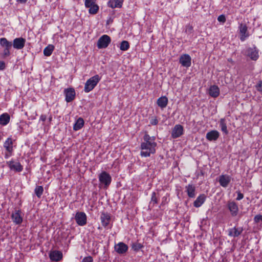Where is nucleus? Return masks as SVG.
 Returning <instances> with one entry per match:
<instances>
[{"mask_svg":"<svg viewBox=\"0 0 262 262\" xmlns=\"http://www.w3.org/2000/svg\"><path fill=\"white\" fill-rule=\"evenodd\" d=\"M156 146L157 143L155 141L143 142L141 143L140 147L141 149V156L144 157H149L151 154L155 153Z\"/></svg>","mask_w":262,"mask_h":262,"instance_id":"1","label":"nucleus"},{"mask_svg":"<svg viewBox=\"0 0 262 262\" xmlns=\"http://www.w3.org/2000/svg\"><path fill=\"white\" fill-rule=\"evenodd\" d=\"M101 78L98 75H95L89 79L85 83L84 92L89 93L94 89L100 80Z\"/></svg>","mask_w":262,"mask_h":262,"instance_id":"2","label":"nucleus"},{"mask_svg":"<svg viewBox=\"0 0 262 262\" xmlns=\"http://www.w3.org/2000/svg\"><path fill=\"white\" fill-rule=\"evenodd\" d=\"M0 45L4 48L2 53L3 58H6L10 55V50L12 46V42L7 40L6 38H0Z\"/></svg>","mask_w":262,"mask_h":262,"instance_id":"3","label":"nucleus"},{"mask_svg":"<svg viewBox=\"0 0 262 262\" xmlns=\"http://www.w3.org/2000/svg\"><path fill=\"white\" fill-rule=\"evenodd\" d=\"M258 52V49L255 45H253L252 48L249 47L246 49L245 55L251 60L256 61L259 58Z\"/></svg>","mask_w":262,"mask_h":262,"instance_id":"4","label":"nucleus"},{"mask_svg":"<svg viewBox=\"0 0 262 262\" xmlns=\"http://www.w3.org/2000/svg\"><path fill=\"white\" fill-rule=\"evenodd\" d=\"M111 42V37L107 35H103L97 41V47L98 49L106 48Z\"/></svg>","mask_w":262,"mask_h":262,"instance_id":"5","label":"nucleus"},{"mask_svg":"<svg viewBox=\"0 0 262 262\" xmlns=\"http://www.w3.org/2000/svg\"><path fill=\"white\" fill-rule=\"evenodd\" d=\"M75 220L76 223L80 226L85 225L87 223V216L83 212H77L75 215Z\"/></svg>","mask_w":262,"mask_h":262,"instance_id":"6","label":"nucleus"},{"mask_svg":"<svg viewBox=\"0 0 262 262\" xmlns=\"http://www.w3.org/2000/svg\"><path fill=\"white\" fill-rule=\"evenodd\" d=\"M99 180L101 184L104 185L105 187H107L111 183L112 178L109 173L102 171L99 176Z\"/></svg>","mask_w":262,"mask_h":262,"instance_id":"7","label":"nucleus"},{"mask_svg":"<svg viewBox=\"0 0 262 262\" xmlns=\"http://www.w3.org/2000/svg\"><path fill=\"white\" fill-rule=\"evenodd\" d=\"M238 30L240 34V40L242 41H244L250 36L246 24L241 23L238 27Z\"/></svg>","mask_w":262,"mask_h":262,"instance_id":"8","label":"nucleus"},{"mask_svg":"<svg viewBox=\"0 0 262 262\" xmlns=\"http://www.w3.org/2000/svg\"><path fill=\"white\" fill-rule=\"evenodd\" d=\"M179 62L182 67L188 68L191 65V58L189 54H183L180 56Z\"/></svg>","mask_w":262,"mask_h":262,"instance_id":"9","label":"nucleus"},{"mask_svg":"<svg viewBox=\"0 0 262 262\" xmlns=\"http://www.w3.org/2000/svg\"><path fill=\"white\" fill-rule=\"evenodd\" d=\"M227 207L232 217H235L238 214V207L237 203L234 201H228L227 204Z\"/></svg>","mask_w":262,"mask_h":262,"instance_id":"10","label":"nucleus"},{"mask_svg":"<svg viewBox=\"0 0 262 262\" xmlns=\"http://www.w3.org/2000/svg\"><path fill=\"white\" fill-rule=\"evenodd\" d=\"M20 209L15 210L12 213L11 219L15 225H20L23 222V215Z\"/></svg>","mask_w":262,"mask_h":262,"instance_id":"11","label":"nucleus"},{"mask_svg":"<svg viewBox=\"0 0 262 262\" xmlns=\"http://www.w3.org/2000/svg\"><path fill=\"white\" fill-rule=\"evenodd\" d=\"M64 94L66 97L65 100L67 102H72L75 99L76 96L75 90L72 88L64 89Z\"/></svg>","mask_w":262,"mask_h":262,"instance_id":"12","label":"nucleus"},{"mask_svg":"<svg viewBox=\"0 0 262 262\" xmlns=\"http://www.w3.org/2000/svg\"><path fill=\"white\" fill-rule=\"evenodd\" d=\"M114 248L117 253L120 255H123L128 251V247L123 242H119L115 245Z\"/></svg>","mask_w":262,"mask_h":262,"instance_id":"13","label":"nucleus"},{"mask_svg":"<svg viewBox=\"0 0 262 262\" xmlns=\"http://www.w3.org/2000/svg\"><path fill=\"white\" fill-rule=\"evenodd\" d=\"M184 128L182 125L180 124L176 125L171 132V137L173 139L180 137L183 134Z\"/></svg>","mask_w":262,"mask_h":262,"instance_id":"14","label":"nucleus"},{"mask_svg":"<svg viewBox=\"0 0 262 262\" xmlns=\"http://www.w3.org/2000/svg\"><path fill=\"white\" fill-rule=\"evenodd\" d=\"M26 41V40L24 38H16L13 41L12 46L14 49L21 50L25 47Z\"/></svg>","mask_w":262,"mask_h":262,"instance_id":"15","label":"nucleus"},{"mask_svg":"<svg viewBox=\"0 0 262 262\" xmlns=\"http://www.w3.org/2000/svg\"><path fill=\"white\" fill-rule=\"evenodd\" d=\"M7 164L11 170L16 172H21L23 170V166L18 162L10 161L7 162Z\"/></svg>","mask_w":262,"mask_h":262,"instance_id":"16","label":"nucleus"},{"mask_svg":"<svg viewBox=\"0 0 262 262\" xmlns=\"http://www.w3.org/2000/svg\"><path fill=\"white\" fill-rule=\"evenodd\" d=\"M230 182L231 177L228 174H222L219 177V182L223 187H227Z\"/></svg>","mask_w":262,"mask_h":262,"instance_id":"17","label":"nucleus"},{"mask_svg":"<svg viewBox=\"0 0 262 262\" xmlns=\"http://www.w3.org/2000/svg\"><path fill=\"white\" fill-rule=\"evenodd\" d=\"M243 231V227H234L232 228H230L228 229V235L229 236L236 237L238 236L239 235L242 234Z\"/></svg>","mask_w":262,"mask_h":262,"instance_id":"18","label":"nucleus"},{"mask_svg":"<svg viewBox=\"0 0 262 262\" xmlns=\"http://www.w3.org/2000/svg\"><path fill=\"white\" fill-rule=\"evenodd\" d=\"M49 257L52 261H58L62 258V253L61 251L54 250L50 252Z\"/></svg>","mask_w":262,"mask_h":262,"instance_id":"19","label":"nucleus"},{"mask_svg":"<svg viewBox=\"0 0 262 262\" xmlns=\"http://www.w3.org/2000/svg\"><path fill=\"white\" fill-rule=\"evenodd\" d=\"M100 220L102 225L105 228H106L111 221L110 214L107 212H102L100 216Z\"/></svg>","mask_w":262,"mask_h":262,"instance_id":"20","label":"nucleus"},{"mask_svg":"<svg viewBox=\"0 0 262 262\" xmlns=\"http://www.w3.org/2000/svg\"><path fill=\"white\" fill-rule=\"evenodd\" d=\"M220 136V133L216 130H213L208 132L206 138L209 141H216Z\"/></svg>","mask_w":262,"mask_h":262,"instance_id":"21","label":"nucleus"},{"mask_svg":"<svg viewBox=\"0 0 262 262\" xmlns=\"http://www.w3.org/2000/svg\"><path fill=\"white\" fill-rule=\"evenodd\" d=\"M13 141L11 137L7 138V139L4 143V147L6 150L9 153H12L13 151Z\"/></svg>","mask_w":262,"mask_h":262,"instance_id":"22","label":"nucleus"},{"mask_svg":"<svg viewBox=\"0 0 262 262\" xmlns=\"http://www.w3.org/2000/svg\"><path fill=\"white\" fill-rule=\"evenodd\" d=\"M206 196L205 194H201L193 202L195 207H200L205 201Z\"/></svg>","mask_w":262,"mask_h":262,"instance_id":"23","label":"nucleus"},{"mask_svg":"<svg viewBox=\"0 0 262 262\" xmlns=\"http://www.w3.org/2000/svg\"><path fill=\"white\" fill-rule=\"evenodd\" d=\"M186 191L188 196L190 198H194L195 196V188L192 184H188L186 186Z\"/></svg>","mask_w":262,"mask_h":262,"instance_id":"24","label":"nucleus"},{"mask_svg":"<svg viewBox=\"0 0 262 262\" xmlns=\"http://www.w3.org/2000/svg\"><path fill=\"white\" fill-rule=\"evenodd\" d=\"M168 102V98L166 96H162L158 99L157 103L160 107L163 109L166 107Z\"/></svg>","mask_w":262,"mask_h":262,"instance_id":"25","label":"nucleus"},{"mask_svg":"<svg viewBox=\"0 0 262 262\" xmlns=\"http://www.w3.org/2000/svg\"><path fill=\"white\" fill-rule=\"evenodd\" d=\"M209 95L214 98L217 97L220 94V90L217 86L215 85H212L209 90Z\"/></svg>","mask_w":262,"mask_h":262,"instance_id":"26","label":"nucleus"},{"mask_svg":"<svg viewBox=\"0 0 262 262\" xmlns=\"http://www.w3.org/2000/svg\"><path fill=\"white\" fill-rule=\"evenodd\" d=\"M123 1L120 0H110L108 3V7L112 8H121Z\"/></svg>","mask_w":262,"mask_h":262,"instance_id":"27","label":"nucleus"},{"mask_svg":"<svg viewBox=\"0 0 262 262\" xmlns=\"http://www.w3.org/2000/svg\"><path fill=\"white\" fill-rule=\"evenodd\" d=\"M10 117L8 114L4 113L0 116V124L6 125L10 121Z\"/></svg>","mask_w":262,"mask_h":262,"instance_id":"28","label":"nucleus"},{"mask_svg":"<svg viewBox=\"0 0 262 262\" xmlns=\"http://www.w3.org/2000/svg\"><path fill=\"white\" fill-rule=\"evenodd\" d=\"M84 123L83 119L81 117L79 118L73 125V129L75 131L80 129L83 126Z\"/></svg>","mask_w":262,"mask_h":262,"instance_id":"29","label":"nucleus"},{"mask_svg":"<svg viewBox=\"0 0 262 262\" xmlns=\"http://www.w3.org/2000/svg\"><path fill=\"white\" fill-rule=\"evenodd\" d=\"M219 125L223 133L225 135H228L229 132L227 129L226 120L224 118H222L220 119L219 121Z\"/></svg>","mask_w":262,"mask_h":262,"instance_id":"30","label":"nucleus"},{"mask_svg":"<svg viewBox=\"0 0 262 262\" xmlns=\"http://www.w3.org/2000/svg\"><path fill=\"white\" fill-rule=\"evenodd\" d=\"M54 49V46L52 45H49L43 50L45 56H50Z\"/></svg>","mask_w":262,"mask_h":262,"instance_id":"31","label":"nucleus"},{"mask_svg":"<svg viewBox=\"0 0 262 262\" xmlns=\"http://www.w3.org/2000/svg\"><path fill=\"white\" fill-rule=\"evenodd\" d=\"M159 196V195L158 193L156 192H152L150 205L152 204V206H154L155 204H157L158 203Z\"/></svg>","mask_w":262,"mask_h":262,"instance_id":"32","label":"nucleus"},{"mask_svg":"<svg viewBox=\"0 0 262 262\" xmlns=\"http://www.w3.org/2000/svg\"><path fill=\"white\" fill-rule=\"evenodd\" d=\"M89 8V12L91 14H96L98 12L99 7V6L95 3L92 5V6L88 7Z\"/></svg>","mask_w":262,"mask_h":262,"instance_id":"33","label":"nucleus"},{"mask_svg":"<svg viewBox=\"0 0 262 262\" xmlns=\"http://www.w3.org/2000/svg\"><path fill=\"white\" fill-rule=\"evenodd\" d=\"M43 192V188L42 186L37 185L34 189V193L38 198H40Z\"/></svg>","mask_w":262,"mask_h":262,"instance_id":"34","label":"nucleus"},{"mask_svg":"<svg viewBox=\"0 0 262 262\" xmlns=\"http://www.w3.org/2000/svg\"><path fill=\"white\" fill-rule=\"evenodd\" d=\"M131 246L132 249L136 252L139 251L143 247V246L141 244L138 242L133 243Z\"/></svg>","mask_w":262,"mask_h":262,"instance_id":"35","label":"nucleus"},{"mask_svg":"<svg viewBox=\"0 0 262 262\" xmlns=\"http://www.w3.org/2000/svg\"><path fill=\"white\" fill-rule=\"evenodd\" d=\"M129 48V43L127 41L123 40L120 43V49L122 51H127Z\"/></svg>","mask_w":262,"mask_h":262,"instance_id":"36","label":"nucleus"},{"mask_svg":"<svg viewBox=\"0 0 262 262\" xmlns=\"http://www.w3.org/2000/svg\"><path fill=\"white\" fill-rule=\"evenodd\" d=\"M169 194L168 193H166L165 195L163 196L162 198V202L161 203L159 206V208H161L162 206H164L165 204H167L169 201V199L168 198Z\"/></svg>","mask_w":262,"mask_h":262,"instance_id":"37","label":"nucleus"},{"mask_svg":"<svg viewBox=\"0 0 262 262\" xmlns=\"http://www.w3.org/2000/svg\"><path fill=\"white\" fill-rule=\"evenodd\" d=\"M144 142H149L151 141H155L156 138L154 136L150 137L148 134H145L143 136Z\"/></svg>","mask_w":262,"mask_h":262,"instance_id":"38","label":"nucleus"},{"mask_svg":"<svg viewBox=\"0 0 262 262\" xmlns=\"http://www.w3.org/2000/svg\"><path fill=\"white\" fill-rule=\"evenodd\" d=\"M193 32V27L192 25L188 24L185 27V32L188 35L191 34Z\"/></svg>","mask_w":262,"mask_h":262,"instance_id":"39","label":"nucleus"},{"mask_svg":"<svg viewBox=\"0 0 262 262\" xmlns=\"http://www.w3.org/2000/svg\"><path fill=\"white\" fill-rule=\"evenodd\" d=\"M96 0H85L84 5L86 8L92 6V5L96 3Z\"/></svg>","mask_w":262,"mask_h":262,"instance_id":"40","label":"nucleus"},{"mask_svg":"<svg viewBox=\"0 0 262 262\" xmlns=\"http://www.w3.org/2000/svg\"><path fill=\"white\" fill-rule=\"evenodd\" d=\"M254 222L256 224H258L260 222L262 223V215L257 214L254 217Z\"/></svg>","mask_w":262,"mask_h":262,"instance_id":"41","label":"nucleus"},{"mask_svg":"<svg viewBox=\"0 0 262 262\" xmlns=\"http://www.w3.org/2000/svg\"><path fill=\"white\" fill-rule=\"evenodd\" d=\"M255 86L257 91L262 93V80H260Z\"/></svg>","mask_w":262,"mask_h":262,"instance_id":"42","label":"nucleus"},{"mask_svg":"<svg viewBox=\"0 0 262 262\" xmlns=\"http://www.w3.org/2000/svg\"><path fill=\"white\" fill-rule=\"evenodd\" d=\"M158 122L157 117H152L150 119V123L152 125H156L158 124Z\"/></svg>","mask_w":262,"mask_h":262,"instance_id":"43","label":"nucleus"},{"mask_svg":"<svg viewBox=\"0 0 262 262\" xmlns=\"http://www.w3.org/2000/svg\"><path fill=\"white\" fill-rule=\"evenodd\" d=\"M217 20L219 22L224 23L226 20L225 16L224 15H221L217 17Z\"/></svg>","mask_w":262,"mask_h":262,"instance_id":"44","label":"nucleus"},{"mask_svg":"<svg viewBox=\"0 0 262 262\" xmlns=\"http://www.w3.org/2000/svg\"><path fill=\"white\" fill-rule=\"evenodd\" d=\"M82 262H93V257L91 256L85 257L83 259Z\"/></svg>","mask_w":262,"mask_h":262,"instance_id":"45","label":"nucleus"},{"mask_svg":"<svg viewBox=\"0 0 262 262\" xmlns=\"http://www.w3.org/2000/svg\"><path fill=\"white\" fill-rule=\"evenodd\" d=\"M237 198H236V200L237 201H239L242 199H243L244 198V194L243 193H242L241 192L239 191H238L237 192Z\"/></svg>","mask_w":262,"mask_h":262,"instance_id":"46","label":"nucleus"},{"mask_svg":"<svg viewBox=\"0 0 262 262\" xmlns=\"http://www.w3.org/2000/svg\"><path fill=\"white\" fill-rule=\"evenodd\" d=\"M6 68V63L3 61L0 60V70H4Z\"/></svg>","mask_w":262,"mask_h":262,"instance_id":"47","label":"nucleus"},{"mask_svg":"<svg viewBox=\"0 0 262 262\" xmlns=\"http://www.w3.org/2000/svg\"><path fill=\"white\" fill-rule=\"evenodd\" d=\"M47 119V116L44 114H42L40 117V120L45 122Z\"/></svg>","mask_w":262,"mask_h":262,"instance_id":"48","label":"nucleus"},{"mask_svg":"<svg viewBox=\"0 0 262 262\" xmlns=\"http://www.w3.org/2000/svg\"><path fill=\"white\" fill-rule=\"evenodd\" d=\"M28 0H16L17 2H19L21 4H25Z\"/></svg>","mask_w":262,"mask_h":262,"instance_id":"49","label":"nucleus"},{"mask_svg":"<svg viewBox=\"0 0 262 262\" xmlns=\"http://www.w3.org/2000/svg\"><path fill=\"white\" fill-rule=\"evenodd\" d=\"M11 154L12 153H9V152L6 153L5 155V158L6 159L8 158V157H9L11 155Z\"/></svg>","mask_w":262,"mask_h":262,"instance_id":"50","label":"nucleus"},{"mask_svg":"<svg viewBox=\"0 0 262 262\" xmlns=\"http://www.w3.org/2000/svg\"><path fill=\"white\" fill-rule=\"evenodd\" d=\"M112 22H113V19L110 18L108 20H107L106 24L108 25L110 23H112Z\"/></svg>","mask_w":262,"mask_h":262,"instance_id":"51","label":"nucleus"},{"mask_svg":"<svg viewBox=\"0 0 262 262\" xmlns=\"http://www.w3.org/2000/svg\"><path fill=\"white\" fill-rule=\"evenodd\" d=\"M52 116L51 115V116H50V117L49 118V122H51V121H52Z\"/></svg>","mask_w":262,"mask_h":262,"instance_id":"52","label":"nucleus"},{"mask_svg":"<svg viewBox=\"0 0 262 262\" xmlns=\"http://www.w3.org/2000/svg\"><path fill=\"white\" fill-rule=\"evenodd\" d=\"M3 139V136L0 133V141L2 140Z\"/></svg>","mask_w":262,"mask_h":262,"instance_id":"53","label":"nucleus"},{"mask_svg":"<svg viewBox=\"0 0 262 262\" xmlns=\"http://www.w3.org/2000/svg\"><path fill=\"white\" fill-rule=\"evenodd\" d=\"M201 174H202V175L204 174V173H203V172L202 171L201 172Z\"/></svg>","mask_w":262,"mask_h":262,"instance_id":"54","label":"nucleus"},{"mask_svg":"<svg viewBox=\"0 0 262 262\" xmlns=\"http://www.w3.org/2000/svg\"><path fill=\"white\" fill-rule=\"evenodd\" d=\"M232 59H231L230 60V59H228V61H231Z\"/></svg>","mask_w":262,"mask_h":262,"instance_id":"55","label":"nucleus"},{"mask_svg":"<svg viewBox=\"0 0 262 262\" xmlns=\"http://www.w3.org/2000/svg\"><path fill=\"white\" fill-rule=\"evenodd\" d=\"M232 59H231L230 60V59H228V61H231Z\"/></svg>","mask_w":262,"mask_h":262,"instance_id":"56","label":"nucleus"}]
</instances>
